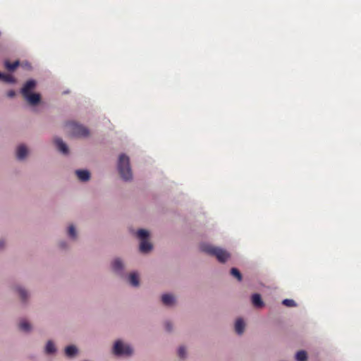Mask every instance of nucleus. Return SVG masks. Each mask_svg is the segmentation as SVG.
<instances>
[{
	"mask_svg": "<svg viewBox=\"0 0 361 361\" xmlns=\"http://www.w3.org/2000/svg\"><path fill=\"white\" fill-rule=\"evenodd\" d=\"M200 248L202 251L215 256L218 261L222 263L226 262L230 257V254L226 250L208 244H202Z\"/></svg>",
	"mask_w": 361,
	"mask_h": 361,
	"instance_id": "1",
	"label": "nucleus"
},
{
	"mask_svg": "<svg viewBox=\"0 0 361 361\" xmlns=\"http://www.w3.org/2000/svg\"><path fill=\"white\" fill-rule=\"evenodd\" d=\"M118 170L121 178L125 180L132 179V171L130 166V159L128 156L121 154L118 161Z\"/></svg>",
	"mask_w": 361,
	"mask_h": 361,
	"instance_id": "2",
	"label": "nucleus"
},
{
	"mask_svg": "<svg viewBox=\"0 0 361 361\" xmlns=\"http://www.w3.org/2000/svg\"><path fill=\"white\" fill-rule=\"evenodd\" d=\"M66 126L72 136L86 137L89 135V131L87 128L75 122H68Z\"/></svg>",
	"mask_w": 361,
	"mask_h": 361,
	"instance_id": "3",
	"label": "nucleus"
},
{
	"mask_svg": "<svg viewBox=\"0 0 361 361\" xmlns=\"http://www.w3.org/2000/svg\"><path fill=\"white\" fill-rule=\"evenodd\" d=\"M137 236L141 240L140 250L143 253H147L152 249V245L147 240L149 232L144 229H140L137 232Z\"/></svg>",
	"mask_w": 361,
	"mask_h": 361,
	"instance_id": "4",
	"label": "nucleus"
},
{
	"mask_svg": "<svg viewBox=\"0 0 361 361\" xmlns=\"http://www.w3.org/2000/svg\"><path fill=\"white\" fill-rule=\"evenodd\" d=\"M114 353L116 355H130L133 349L128 345H123L121 341H117L114 346Z\"/></svg>",
	"mask_w": 361,
	"mask_h": 361,
	"instance_id": "5",
	"label": "nucleus"
},
{
	"mask_svg": "<svg viewBox=\"0 0 361 361\" xmlns=\"http://www.w3.org/2000/svg\"><path fill=\"white\" fill-rule=\"evenodd\" d=\"M25 99L32 106L37 105L40 102V94L38 93H28L25 95H23Z\"/></svg>",
	"mask_w": 361,
	"mask_h": 361,
	"instance_id": "6",
	"label": "nucleus"
},
{
	"mask_svg": "<svg viewBox=\"0 0 361 361\" xmlns=\"http://www.w3.org/2000/svg\"><path fill=\"white\" fill-rule=\"evenodd\" d=\"M54 143L58 149L59 151H60L63 154H67L68 153V147L66 145V143L63 142V140L59 138H55L54 139Z\"/></svg>",
	"mask_w": 361,
	"mask_h": 361,
	"instance_id": "7",
	"label": "nucleus"
},
{
	"mask_svg": "<svg viewBox=\"0 0 361 361\" xmlns=\"http://www.w3.org/2000/svg\"><path fill=\"white\" fill-rule=\"evenodd\" d=\"M36 82L33 80H30L25 82L23 87L21 90L22 95H25L30 93L31 91L35 87Z\"/></svg>",
	"mask_w": 361,
	"mask_h": 361,
	"instance_id": "8",
	"label": "nucleus"
},
{
	"mask_svg": "<svg viewBox=\"0 0 361 361\" xmlns=\"http://www.w3.org/2000/svg\"><path fill=\"white\" fill-rule=\"evenodd\" d=\"M78 178L81 181H87L90 178V173L87 170H77L75 171Z\"/></svg>",
	"mask_w": 361,
	"mask_h": 361,
	"instance_id": "9",
	"label": "nucleus"
},
{
	"mask_svg": "<svg viewBox=\"0 0 361 361\" xmlns=\"http://www.w3.org/2000/svg\"><path fill=\"white\" fill-rule=\"evenodd\" d=\"M27 154V149L24 145L18 146L16 152L17 158L20 160L23 159Z\"/></svg>",
	"mask_w": 361,
	"mask_h": 361,
	"instance_id": "10",
	"label": "nucleus"
},
{
	"mask_svg": "<svg viewBox=\"0 0 361 361\" xmlns=\"http://www.w3.org/2000/svg\"><path fill=\"white\" fill-rule=\"evenodd\" d=\"M252 302L255 307H262L264 306L263 301L261 298V296L258 293H255L252 296Z\"/></svg>",
	"mask_w": 361,
	"mask_h": 361,
	"instance_id": "11",
	"label": "nucleus"
},
{
	"mask_svg": "<svg viewBox=\"0 0 361 361\" xmlns=\"http://www.w3.org/2000/svg\"><path fill=\"white\" fill-rule=\"evenodd\" d=\"M161 301L165 305H172L175 302V298L171 294H164L161 297Z\"/></svg>",
	"mask_w": 361,
	"mask_h": 361,
	"instance_id": "12",
	"label": "nucleus"
},
{
	"mask_svg": "<svg viewBox=\"0 0 361 361\" xmlns=\"http://www.w3.org/2000/svg\"><path fill=\"white\" fill-rule=\"evenodd\" d=\"M245 329V323L243 320L240 318L238 319L235 322V330L237 334H241L244 331Z\"/></svg>",
	"mask_w": 361,
	"mask_h": 361,
	"instance_id": "13",
	"label": "nucleus"
},
{
	"mask_svg": "<svg viewBox=\"0 0 361 361\" xmlns=\"http://www.w3.org/2000/svg\"><path fill=\"white\" fill-rule=\"evenodd\" d=\"M78 352V350L74 345L67 346L65 349V353L68 357L74 356Z\"/></svg>",
	"mask_w": 361,
	"mask_h": 361,
	"instance_id": "14",
	"label": "nucleus"
},
{
	"mask_svg": "<svg viewBox=\"0 0 361 361\" xmlns=\"http://www.w3.org/2000/svg\"><path fill=\"white\" fill-rule=\"evenodd\" d=\"M123 267V263L119 259H115L112 263V268L116 272L121 271Z\"/></svg>",
	"mask_w": 361,
	"mask_h": 361,
	"instance_id": "15",
	"label": "nucleus"
},
{
	"mask_svg": "<svg viewBox=\"0 0 361 361\" xmlns=\"http://www.w3.org/2000/svg\"><path fill=\"white\" fill-rule=\"evenodd\" d=\"M129 282L133 286L139 285V278L136 273H132L129 276Z\"/></svg>",
	"mask_w": 361,
	"mask_h": 361,
	"instance_id": "16",
	"label": "nucleus"
},
{
	"mask_svg": "<svg viewBox=\"0 0 361 361\" xmlns=\"http://www.w3.org/2000/svg\"><path fill=\"white\" fill-rule=\"evenodd\" d=\"M19 66V62L16 61L13 63H10L8 61H5V66L9 71H13Z\"/></svg>",
	"mask_w": 361,
	"mask_h": 361,
	"instance_id": "17",
	"label": "nucleus"
},
{
	"mask_svg": "<svg viewBox=\"0 0 361 361\" xmlns=\"http://www.w3.org/2000/svg\"><path fill=\"white\" fill-rule=\"evenodd\" d=\"M19 329L21 331L27 332V331H30L31 326L26 320H22L19 323Z\"/></svg>",
	"mask_w": 361,
	"mask_h": 361,
	"instance_id": "18",
	"label": "nucleus"
},
{
	"mask_svg": "<svg viewBox=\"0 0 361 361\" xmlns=\"http://www.w3.org/2000/svg\"><path fill=\"white\" fill-rule=\"evenodd\" d=\"M295 359L297 361H307V356L306 352L304 350L298 351L295 355Z\"/></svg>",
	"mask_w": 361,
	"mask_h": 361,
	"instance_id": "19",
	"label": "nucleus"
},
{
	"mask_svg": "<svg viewBox=\"0 0 361 361\" xmlns=\"http://www.w3.org/2000/svg\"><path fill=\"white\" fill-rule=\"evenodd\" d=\"M56 351V348L54 343L51 341H48L45 348V352L47 354L54 353Z\"/></svg>",
	"mask_w": 361,
	"mask_h": 361,
	"instance_id": "20",
	"label": "nucleus"
},
{
	"mask_svg": "<svg viewBox=\"0 0 361 361\" xmlns=\"http://www.w3.org/2000/svg\"><path fill=\"white\" fill-rule=\"evenodd\" d=\"M1 80L7 83H14L16 82L15 78L10 74H2Z\"/></svg>",
	"mask_w": 361,
	"mask_h": 361,
	"instance_id": "21",
	"label": "nucleus"
},
{
	"mask_svg": "<svg viewBox=\"0 0 361 361\" xmlns=\"http://www.w3.org/2000/svg\"><path fill=\"white\" fill-rule=\"evenodd\" d=\"M231 274L233 276H234L235 278H236L238 281H242V279H243L242 275H241L240 271L238 269L232 268L231 269Z\"/></svg>",
	"mask_w": 361,
	"mask_h": 361,
	"instance_id": "22",
	"label": "nucleus"
},
{
	"mask_svg": "<svg viewBox=\"0 0 361 361\" xmlns=\"http://www.w3.org/2000/svg\"><path fill=\"white\" fill-rule=\"evenodd\" d=\"M282 304L287 307L296 306L295 302L292 299H285L282 301Z\"/></svg>",
	"mask_w": 361,
	"mask_h": 361,
	"instance_id": "23",
	"label": "nucleus"
},
{
	"mask_svg": "<svg viewBox=\"0 0 361 361\" xmlns=\"http://www.w3.org/2000/svg\"><path fill=\"white\" fill-rule=\"evenodd\" d=\"M68 233L71 238H72L73 239H75L76 238V231H75V227L73 225H71L68 227Z\"/></svg>",
	"mask_w": 361,
	"mask_h": 361,
	"instance_id": "24",
	"label": "nucleus"
},
{
	"mask_svg": "<svg viewBox=\"0 0 361 361\" xmlns=\"http://www.w3.org/2000/svg\"><path fill=\"white\" fill-rule=\"evenodd\" d=\"M18 292L21 298V299L23 300H25L27 296V293L26 292V290H25L24 289L21 288H18Z\"/></svg>",
	"mask_w": 361,
	"mask_h": 361,
	"instance_id": "25",
	"label": "nucleus"
},
{
	"mask_svg": "<svg viewBox=\"0 0 361 361\" xmlns=\"http://www.w3.org/2000/svg\"><path fill=\"white\" fill-rule=\"evenodd\" d=\"M178 356L180 358H184L185 357V355H186V351H185V348L183 347V346L180 347L178 348Z\"/></svg>",
	"mask_w": 361,
	"mask_h": 361,
	"instance_id": "26",
	"label": "nucleus"
},
{
	"mask_svg": "<svg viewBox=\"0 0 361 361\" xmlns=\"http://www.w3.org/2000/svg\"><path fill=\"white\" fill-rule=\"evenodd\" d=\"M16 95V92L13 90H10L7 92V96L8 97H13Z\"/></svg>",
	"mask_w": 361,
	"mask_h": 361,
	"instance_id": "27",
	"label": "nucleus"
},
{
	"mask_svg": "<svg viewBox=\"0 0 361 361\" xmlns=\"http://www.w3.org/2000/svg\"><path fill=\"white\" fill-rule=\"evenodd\" d=\"M166 329L168 331H170L171 330V325L170 324L169 322H166Z\"/></svg>",
	"mask_w": 361,
	"mask_h": 361,
	"instance_id": "28",
	"label": "nucleus"
},
{
	"mask_svg": "<svg viewBox=\"0 0 361 361\" xmlns=\"http://www.w3.org/2000/svg\"><path fill=\"white\" fill-rule=\"evenodd\" d=\"M4 247V242L3 240H0V249Z\"/></svg>",
	"mask_w": 361,
	"mask_h": 361,
	"instance_id": "29",
	"label": "nucleus"
}]
</instances>
